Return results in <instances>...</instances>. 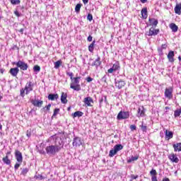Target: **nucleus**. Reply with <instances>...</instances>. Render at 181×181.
<instances>
[{
  "label": "nucleus",
  "mask_w": 181,
  "mask_h": 181,
  "mask_svg": "<svg viewBox=\"0 0 181 181\" xmlns=\"http://www.w3.org/2000/svg\"><path fill=\"white\" fill-rule=\"evenodd\" d=\"M54 144V145L51 144L45 148L46 153L48 154L49 156H54V155L59 153V152L63 149V146H64V141H63V139L60 137L55 139Z\"/></svg>",
  "instance_id": "f257e3e1"
},
{
  "label": "nucleus",
  "mask_w": 181,
  "mask_h": 181,
  "mask_svg": "<svg viewBox=\"0 0 181 181\" xmlns=\"http://www.w3.org/2000/svg\"><path fill=\"white\" fill-rule=\"evenodd\" d=\"M81 79V76H76L71 81L70 87L72 90H74L75 91H80V90H81V87L80 86Z\"/></svg>",
  "instance_id": "f03ea898"
},
{
  "label": "nucleus",
  "mask_w": 181,
  "mask_h": 181,
  "mask_svg": "<svg viewBox=\"0 0 181 181\" xmlns=\"http://www.w3.org/2000/svg\"><path fill=\"white\" fill-rule=\"evenodd\" d=\"M122 149H124V146H122V144H116L109 152L110 158H114V156H115L119 151H122Z\"/></svg>",
  "instance_id": "7ed1b4c3"
},
{
  "label": "nucleus",
  "mask_w": 181,
  "mask_h": 181,
  "mask_svg": "<svg viewBox=\"0 0 181 181\" xmlns=\"http://www.w3.org/2000/svg\"><path fill=\"white\" fill-rule=\"evenodd\" d=\"M30 101L34 107H37L38 108H40V107L43 105V101L40 100L39 98H36V96H35L34 98L31 99Z\"/></svg>",
  "instance_id": "20e7f679"
},
{
  "label": "nucleus",
  "mask_w": 181,
  "mask_h": 181,
  "mask_svg": "<svg viewBox=\"0 0 181 181\" xmlns=\"http://www.w3.org/2000/svg\"><path fill=\"white\" fill-rule=\"evenodd\" d=\"M129 118V112L120 111L117 115V119H128Z\"/></svg>",
  "instance_id": "39448f33"
},
{
  "label": "nucleus",
  "mask_w": 181,
  "mask_h": 181,
  "mask_svg": "<svg viewBox=\"0 0 181 181\" xmlns=\"http://www.w3.org/2000/svg\"><path fill=\"white\" fill-rule=\"evenodd\" d=\"M145 112H146V110L145 109V107H144V106H140L137 109L136 117L138 118H141V117H145Z\"/></svg>",
  "instance_id": "423d86ee"
},
{
  "label": "nucleus",
  "mask_w": 181,
  "mask_h": 181,
  "mask_svg": "<svg viewBox=\"0 0 181 181\" xmlns=\"http://www.w3.org/2000/svg\"><path fill=\"white\" fill-rule=\"evenodd\" d=\"M159 28H155V27H151L148 32L146 33L147 36H156L159 33Z\"/></svg>",
  "instance_id": "0eeeda50"
},
{
  "label": "nucleus",
  "mask_w": 181,
  "mask_h": 181,
  "mask_svg": "<svg viewBox=\"0 0 181 181\" xmlns=\"http://www.w3.org/2000/svg\"><path fill=\"white\" fill-rule=\"evenodd\" d=\"M72 145L75 148L81 146V145H83V142L81 141V138L78 136H75L73 139Z\"/></svg>",
  "instance_id": "6e6552de"
},
{
  "label": "nucleus",
  "mask_w": 181,
  "mask_h": 181,
  "mask_svg": "<svg viewBox=\"0 0 181 181\" xmlns=\"http://www.w3.org/2000/svg\"><path fill=\"white\" fill-rule=\"evenodd\" d=\"M16 64L17 67H19V69H21V70H23V71L28 70V65L24 62L18 61Z\"/></svg>",
  "instance_id": "1a4fd4ad"
},
{
  "label": "nucleus",
  "mask_w": 181,
  "mask_h": 181,
  "mask_svg": "<svg viewBox=\"0 0 181 181\" xmlns=\"http://www.w3.org/2000/svg\"><path fill=\"white\" fill-rule=\"evenodd\" d=\"M15 156L17 162H18V163H22V162L23 161V157L22 156V153L17 150L15 152Z\"/></svg>",
  "instance_id": "9d476101"
},
{
  "label": "nucleus",
  "mask_w": 181,
  "mask_h": 181,
  "mask_svg": "<svg viewBox=\"0 0 181 181\" xmlns=\"http://www.w3.org/2000/svg\"><path fill=\"white\" fill-rule=\"evenodd\" d=\"M168 159H170V160H171V162H173L174 163H179V158L174 153L170 154L168 156Z\"/></svg>",
  "instance_id": "9b49d317"
},
{
  "label": "nucleus",
  "mask_w": 181,
  "mask_h": 181,
  "mask_svg": "<svg viewBox=\"0 0 181 181\" xmlns=\"http://www.w3.org/2000/svg\"><path fill=\"white\" fill-rule=\"evenodd\" d=\"M168 61L170 62V63H174L175 62V52L173 51H170L168 52V54L167 56Z\"/></svg>",
  "instance_id": "f8f14e48"
},
{
  "label": "nucleus",
  "mask_w": 181,
  "mask_h": 181,
  "mask_svg": "<svg viewBox=\"0 0 181 181\" xmlns=\"http://www.w3.org/2000/svg\"><path fill=\"white\" fill-rule=\"evenodd\" d=\"M84 103L88 107H93L91 103H93L94 100H93V98L91 97H86L84 98Z\"/></svg>",
  "instance_id": "ddd939ff"
},
{
  "label": "nucleus",
  "mask_w": 181,
  "mask_h": 181,
  "mask_svg": "<svg viewBox=\"0 0 181 181\" xmlns=\"http://www.w3.org/2000/svg\"><path fill=\"white\" fill-rule=\"evenodd\" d=\"M9 73L13 76V77H16L19 73V69L18 67L11 68L9 71Z\"/></svg>",
  "instance_id": "4468645a"
},
{
  "label": "nucleus",
  "mask_w": 181,
  "mask_h": 181,
  "mask_svg": "<svg viewBox=\"0 0 181 181\" xmlns=\"http://www.w3.org/2000/svg\"><path fill=\"white\" fill-rule=\"evenodd\" d=\"M115 86L117 88L121 89L125 86V81L120 79V80L116 81Z\"/></svg>",
  "instance_id": "2eb2a0df"
},
{
  "label": "nucleus",
  "mask_w": 181,
  "mask_h": 181,
  "mask_svg": "<svg viewBox=\"0 0 181 181\" xmlns=\"http://www.w3.org/2000/svg\"><path fill=\"white\" fill-rule=\"evenodd\" d=\"M148 22L150 23L151 26H154V28H156V26H158V23H159V22L158 21V19L156 18H149L148 19Z\"/></svg>",
  "instance_id": "dca6fc26"
},
{
  "label": "nucleus",
  "mask_w": 181,
  "mask_h": 181,
  "mask_svg": "<svg viewBox=\"0 0 181 181\" xmlns=\"http://www.w3.org/2000/svg\"><path fill=\"white\" fill-rule=\"evenodd\" d=\"M165 139H167V141H169V139H172V138H173V132L165 130Z\"/></svg>",
  "instance_id": "f3484780"
},
{
  "label": "nucleus",
  "mask_w": 181,
  "mask_h": 181,
  "mask_svg": "<svg viewBox=\"0 0 181 181\" xmlns=\"http://www.w3.org/2000/svg\"><path fill=\"white\" fill-rule=\"evenodd\" d=\"M173 148H174V152H181V143L173 144Z\"/></svg>",
  "instance_id": "a211bd4d"
},
{
  "label": "nucleus",
  "mask_w": 181,
  "mask_h": 181,
  "mask_svg": "<svg viewBox=\"0 0 181 181\" xmlns=\"http://www.w3.org/2000/svg\"><path fill=\"white\" fill-rule=\"evenodd\" d=\"M61 103L62 104H67V93L62 92L61 95Z\"/></svg>",
  "instance_id": "6ab92c4d"
},
{
  "label": "nucleus",
  "mask_w": 181,
  "mask_h": 181,
  "mask_svg": "<svg viewBox=\"0 0 181 181\" xmlns=\"http://www.w3.org/2000/svg\"><path fill=\"white\" fill-rule=\"evenodd\" d=\"M174 11L177 15H181V3L175 5Z\"/></svg>",
  "instance_id": "aec40b11"
},
{
  "label": "nucleus",
  "mask_w": 181,
  "mask_h": 181,
  "mask_svg": "<svg viewBox=\"0 0 181 181\" xmlns=\"http://www.w3.org/2000/svg\"><path fill=\"white\" fill-rule=\"evenodd\" d=\"M170 29H171L172 32L176 33V32H177V30H179V27H177V25H176L175 23H171L170 24Z\"/></svg>",
  "instance_id": "412c9836"
},
{
  "label": "nucleus",
  "mask_w": 181,
  "mask_h": 181,
  "mask_svg": "<svg viewBox=\"0 0 181 181\" xmlns=\"http://www.w3.org/2000/svg\"><path fill=\"white\" fill-rule=\"evenodd\" d=\"M25 90L26 91H32L33 90V83L32 82H28L25 85Z\"/></svg>",
  "instance_id": "4be33fe9"
},
{
  "label": "nucleus",
  "mask_w": 181,
  "mask_h": 181,
  "mask_svg": "<svg viewBox=\"0 0 181 181\" xmlns=\"http://www.w3.org/2000/svg\"><path fill=\"white\" fill-rule=\"evenodd\" d=\"M101 58L98 57V58L93 62L92 66H95V67H98L101 66Z\"/></svg>",
  "instance_id": "5701e85b"
},
{
  "label": "nucleus",
  "mask_w": 181,
  "mask_h": 181,
  "mask_svg": "<svg viewBox=\"0 0 181 181\" xmlns=\"http://www.w3.org/2000/svg\"><path fill=\"white\" fill-rule=\"evenodd\" d=\"M57 98H59V95H57V93L56 94L50 93L48 95V100H51V101H54V100H57Z\"/></svg>",
  "instance_id": "b1692460"
},
{
  "label": "nucleus",
  "mask_w": 181,
  "mask_h": 181,
  "mask_svg": "<svg viewBox=\"0 0 181 181\" xmlns=\"http://www.w3.org/2000/svg\"><path fill=\"white\" fill-rule=\"evenodd\" d=\"M141 16L144 19H146L148 18V8H144L141 10Z\"/></svg>",
  "instance_id": "393cba45"
},
{
  "label": "nucleus",
  "mask_w": 181,
  "mask_h": 181,
  "mask_svg": "<svg viewBox=\"0 0 181 181\" xmlns=\"http://www.w3.org/2000/svg\"><path fill=\"white\" fill-rule=\"evenodd\" d=\"M72 115L74 118H77V117L80 118V117H83V115H84V113L83 112L76 111Z\"/></svg>",
  "instance_id": "a878e982"
},
{
  "label": "nucleus",
  "mask_w": 181,
  "mask_h": 181,
  "mask_svg": "<svg viewBox=\"0 0 181 181\" xmlns=\"http://www.w3.org/2000/svg\"><path fill=\"white\" fill-rule=\"evenodd\" d=\"M94 46H95V40H93L92 43L88 46V50L90 52V53L94 52Z\"/></svg>",
  "instance_id": "bb28decb"
},
{
  "label": "nucleus",
  "mask_w": 181,
  "mask_h": 181,
  "mask_svg": "<svg viewBox=\"0 0 181 181\" xmlns=\"http://www.w3.org/2000/svg\"><path fill=\"white\" fill-rule=\"evenodd\" d=\"M107 103V96L103 95L101 98L99 99V103H100V107L103 105V103Z\"/></svg>",
  "instance_id": "cd10ccee"
},
{
  "label": "nucleus",
  "mask_w": 181,
  "mask_h": 181,
  "mask_svg": "<svg viewBox=\"0 0 181 181\" xmlns=\"http://www.w3.org/2000/svg\"><path fill=\"white\" fill-rule=\"evenodd\" d=\"M112 68H113L115 71H117V70H119V68H120V66H119V62H115V64H113Z\"/></svg>",
  "instance_id": "c85d7f7f"
},
{
  "label": "nucleus",
  "mask_w": 181,
  "mask_h": 181,
  "mask_svg": "<svg viewBox=\"0 0 181 181\" xmlns=\"http://www.w3.org/2000/svg\"><path fill=\"white\" fill-rule=\"evenodd\" d=\"M180 114H181V108L175 110L174 112L175 118H177V117H180Z\"/></svg>",
  "instance_id": "c756f323"
},
{
  "label": "nucleus",
  "mask_w": 181,
  "mask_h": 181,
  "mask_svg": "<svg viewBox=\"0 0 181 181\" xmlns=\"http://www.w3.org/2000/svg\"><path fill=\"white\" fill-rule=\"evenodd\" d=\"M3 162L6 163V165L11 164V160H9L8 156H6V157L3 158Z\"/></svg>",
  "instance_id": "7c9ffc66"
},
{
  "label": "nucleus",
  "mask_w": 181,
  "mask_h": 181,
  "mask_svg": "<svg viewBox=\"0 0 181 181\" xmlns=\"http://www.w3.org/2000/svg\"><path fill=\"white\" fill-rule=\"evenodd\" d=\"M134 160H138V156H132L127 160V163H131L132 162H134Z\"/></svg>",
  "instance_id": "2f4dec72"
},
{
  "label": "nucleus",
  "mask_w": 181,
  "mask_h": 181,
  "mask_svg": "<svg viewBox=\"0 0 181 181\" xmlns=\"http://www.w3.org/2000/svg\"><path fill=\"white\" fill-rule=\"evenodd\" d=\"M165 96L168 98L169 100H170L173 97L172 95V91H165Z\"/></svg>",
  "instance_id": "473e14b6"
},
{
  "label": "nucleus",
  "mask_w": 181,
  "mask_h": 181,
  "mask_svg": "<svg viewBox=\"0 0 181 181\" xmlns=\"http://www.w3.org/2000/svg\"><path fill=\"white\" fill-rule=\"evenodd\" d=\"M62 60H58L56 62H54V69H59L60 66H62Z\"/></svg>",
  "instance_id": "72a5a7b5"
},
{
  "label": "nucleus",
  "mask_w": 181,
  "mask_h": 181,
  "mask_svg": "<svg viewBox=\"0 0 181 181\" xmlns=\"http://www.w3.org/2000/svg\"><path fill=\"white\" fill-rule=\"evenodd\" d=\"M81 6H83V4H76V7H75V12H80V9H81Z\"/></svg>",
  "instance_id": "f704fd0d"
},
{
  "label": "nucleus",
  "mask_w": 181,
  "mask_h": 181,
  "mask_svg": "<svg viewBox=\"0 0 181 181\" xmlns=\"http://www.w3.org/2000/svg\"><path fill=\"white\" fill-rule=\"evenodd\" d=\"M11 5H19L21 0H9Z\"/></svg>",
  "instance_id": "c9c22d12"
},
{
  "label": "nucleus",
  "mask_w": 181,
  "mask_h": 181,
  "mask_svg": "<svg viewBox=\"0 0 181 181\" xmlns=\"http://www.w3.org/2000/svg\"><path fill=\"white\" fill-rule=\"evenodd\" d=\"M141 127V129L143 132H146L148 127H146V125H144V122H142Z\"/></svg>",
  "instance_id": "e433bc0d"
},
{
  "label": "nucleus",
  "mask_w": 181,
  "mask_h": 181,
  "mask_svg": "<svg viewBox=\"0 0 181 181\" xmlns=\"http://www.w3.org/2000/svg\"><path fill=\"white\" fill-rule=\"evenodd\" d=\"M66 76H69V77H70L71 81L73 80V78H74V74H73V72H66Z\"/></svg>",
  "instance_id": "4c0bfd02"
},
{
  "label": "nucleus",
  "mask_w": 181,
  "mask_h": 181,
  "mask_svg": "<svg viewBox=\"0 0 181 181\" xmlns=\"http://www.w3.org/2000/svg\"><path fill=\"white\" fill-rule=\"evenodd\" d=\"M59 112H60V109L55 108L54 110L53 117H56V115H57V114H59Z\"/></svg>",
  "instance_id": "58836bf2"
},
{
  "label": "nucleus",
  "mask_w": 181,
  "mask_h": 181,
  "mask_svg": "<svg viewBox=\"0 0 181 181\" xmlns=\"http://www.w3.org/2000/svg\"><path fill=\"white\" fill-rule=\"evenodd\" d=\"M158 173H156V170L155 169H152L151 171H150V175H151V176H156Z\"/></svg>",
  "instance_id": "ea45409f"
},
{
  "label": "nucleus",
  "mask_w": 181,
  "mask_h": 181,
  "mask_svg": "<svg viewBox=\"0 0 181 181\" xmlns=\"http://www.w3.org/2000/svg\"><path fill=\"white\" fill-rule=\"evenodd\" d=\"M33 70H34V71L39 72V71H40V67L38 65H35L33 67Z\"/></svg>",
  "instance_id": "a19ab883"
},
{
  "label": "nucleus",
  "mask_w": 181,
  "mask_h": 181,
  "mask_svg": "<svg viewBox=\"0 0 181 181\" xmlns=\"http://www.w3.org/2000/svg\"><path fill=\"white\" fill-rule=\"evenodd\" d=\"M28 172H29V169L24 168V169H23L21 173H22V175H23L25 176L28 173Z\"/></svg>",
  "instance_id": "79ce46f5"
},
{
  "label": "nucleus",
  "mask_w": 181,
  "mask_h": 181,
  "mask_svg": "<svg viewBox=\"0 0 181 181\" xmlns=\"http://www.w3.org/2000/svg\"><path fill=\"white\" fill-rule=\"evenodd\" d=\"M87 20L91 22L93 21V15L91 13H88L87 16Z\"/></svg>",
  "instance_id": "37998d69"
},
{
  "label": "nucleus",
  "mask_w": 181,
  "mask_h": 181,
  "mask_svg": "<svg viewBox=\"0 0 181 181\" xmlns=\"http://www.w3.org/2000/svg\"><path fill=\"white\" fill-rule=\"evenodd\" d=\"M21 166V163H17L14 165L15 170H18L19 169V167Z\"/></svg>",
  "instance_id": "c03bdc74"
},
{
  "label": "nucleus",
  "mask_w": 181,
  "mask_h": 181,
  "mask_svg": "<svg viewBox=\"0 0 181 181\" xmlns=\"http://www.w3.org/2000/svg\"><path fill=\"white\" fill-rule=\"evenodd\" d=\"M93 78L88 76L86 78V81H87V83H91V81H93Z\"/></svg>",
  "instance_id": "a18cd8bd"
},
{
  "label": "nucleus",
  "mask_w": 181,
  "mask_h": 181,
  "mask_svg": "<svg viewBox=\"0 0 181 181\" xmlns=\"http://www.w3.org/2000/svg\"><path fill=\"white\" fill-rule=\"evenodd\" d=\"M130 129L131 131H135V129H136V126H135V124H132L130 126Z\"/></svg>",
  "instance_id": "49530a36"
},
{
  "label": "nucleus",
  "mask_w": 181,
  "mask_h": 181,
  "mask_svg": "<svg viewBox=\"0 0 181 181\" xmlns=\"http://www.w3.org/2000/svg\"><path fill=\"white\" fill-rule=\"evenodd\" d=\"M131 177H132L131 180H136L138 179V175H132Z\"/></svg>",
  "instance_id": "de8ad7c7"
},
{
  "label": "nucleus",
  "mask_w": 181,
  "mask_h": 181,
  "mask_svg": "<svg viewBox=\"0 0 181 181\" xmlns=\"http://www.w3.org/2000/svg\"><path fill=\"white\" fill-rule=\"evenodd\" d=\"M114 71H115L113 67H112L107 70V73H110V74L114 73Z\"/></svg>",
  "instance_id": "09e8293b"
},
{
  "label": "nucleus",
  "mask_w": 181,
  "mask_h": 181,
  "mask_svg": "<svg viewBox=\"0 0 181 181\" xmlns=\"http://www.w3.org/2000/svg\"><path fill=\"white\" fill-rule=\"evenodd\" d=\"M14 15H16V16H17V18H19L21 16V14L19 13V11H14Z\"/></svg>",
  "instance_id": "8fccbe9b"
},
{
  "label": "nucleus",
  "mask_w": 181,
  "mask_h": 181,
  "mask_svg": "<svg viewBox=\"0 0 181 181\" xmlns=\"http://www.w3.org/2000/svg\"><path fill=\"white\" fill-rule=\"evenodd\" d=\"M50 107H52V105L49 104L48 105L45 106V108H46L47 111H50Z\"/></svg>",
  "instance_id": "3c124183"
},
{
  "label": "nucleus",
  "mask_w": 181,
  "mask_h": 181,
  "mask_svg": "<svg viewBox=\"0 0 181 181\" xmlns=\"http://www.w3.org/2000/svg\"><path fill=\"white\" fill-rule=\"evenodd\" d=\"M163 49L162 48H158V52L160 54H163Z\"/></svg>",
  "instance_id": "603ef678"
},
{
  "label": "nucleus",
  "mask_w": 181,
  "mask_h": 181,
  "mask_svg": "<svg viewBox=\"0 0 181 181\" xmlns=\"http://www.w3.org/2000/svg\"><path fill=\"white\" fill-rule=\"evenodd\" d=\"M88 42H93V37L91 35L88 37Z\"/></svg>",
  "instance_id": "864d4df0"
},
{
  "label": "nucleus",
  "mask_w": 181,
  "mask_h": 181,
  "mask_svg": "<svg viewBox=\"0 0 181 181\" xmlns=\"http://www.w3.org/2000/svg\"><path fill=\"white\" fill-rule=\"evenodd\" d=\"M151 181H158V178L156 177V176H152Z\"/></svg>",
  "instance_id": "5fc2aeb1"
},
{
  "label": "nucleus",
  "mask_w": 181,
  "mask_h": 181,
  "mask_svg": "<svg viewBox=\"0 0 181 181\" xmlns=\"http://www.w3.org/2000/svg\"><path fill=\"white\" fill-rule=\"evenodd\" d=\"M168 47V45H166V44H163L162 45H161V49H166Z\"/></svg>",
  "instance_id": "6e6d98bb"
},
{
  "label": "nucleus",
  "mask_w": 181,
  "mask_h": 181,
  "mask_svg": "<svg viewBox=\"0 0 181 181\" xmlns=\"http://www.w3.org/2000/svg\"><path fill=\"white\" fill-rule=\"evenodd\" d=\"M102 81H104L105 83H107V77L105 76H104L103 78H102Z\"/></svg>",
  "instance_id": "4d7b16f0"
},
{
  "label": "nucleus",
  "mask_w": 181,
  "mask_h": 181,
  "mask_svg": "<svg viewBox=\"0 0 181 181\" xmlns=\"http://www.w3.org/2000/svg\"><path fill=\"white\" fill-rule=\"evenodd\" d=\"M20 95L21 97H25V91H21Z\"/></svg>",
  "instance_id": "13d9d810"
},
{
  "label": "nucleus",
  "mask_w": 181,
  "mask_h": 181,
  "mask_svg": "<svg viewBox=\"0 0 181 181\" xmlns=\"http://www.w3.org/2000/svg\"><path fill=\"white\" fill-rule=\"evenodd\" d=\"M82 2H83L84 5H87V4H88V0H82Z\"/></svg>",
  "instance_id": "bf43d9fd"
},
{
  "label": "nucleus",
  "mask_w": 181,
  "mask_h": 181,
  "mask_svg": "<svg viewBox=\"0 0 181 181\" xmlns=\"http://www.w3.org/2000/svg\"><path fill=\"white\" fill-rule=\"evenodd\" d=\"M23 30H24L23 28H21L20 30H18V32H20V33H21V35H23Z\"/></svg>",
  "instance_id": "052dcab7"
},
{
  "label": "nucleus",
  "mask_w": 181,
  "mask_h": 181,
  "mask_svg": "<svg viewBox=\"0 0 181 181\" xmlns=\"http://www.w3.org/2000/svg\"><path fill=\"white\" fill-rule=\"evenodd\" d=\"M0 73H1V74H4V73H5V69H0Z\"/></svg>",
  "instance_id": "680f3d73"
},
{
  "label": "nucleus",
  "mask_w": 181,
  "mask_h": 181,
  "mask_svg": "<svg viewBox=\"0 0 181 181\" xmlns=\"http://www.w3.org/2000/svg\"><path fill=\"white\" fill-rule=\"evenodd\" d=\"M140 2H141V4H146V2H148V0H140Z\"/></svg>",
  "instance_id": "e2e57ef3"
},
{
  "label": "nucleus",
  "mask_w": 181,
  "mask_h": 181,
  "mask_svg": "<svg viewBox=\"0 0 181 181\" xmlns=\"http://www.w3.org/2000/svg\"><path fill=\"white\" fill-rule=\"evenodd\" d=\"M162 181H170L168 177H164Z\"/></svg>",
  "instance_id": "0e129e2a"
},
{
  "label": "nucleus",
  "mask_w": 181,
  "mask_h": 181,
  "mask_svg": "<svg viewBox=\"0 0 181 181\" xmlns=\"http://www.w3.org/2000/svg\"><path fill=\"white\" fill-rule=\"evenodd\" d=\"M37 177H40V180H42V179H43V175H38V176L36 177V178L37 179Z\"/></svg>",
  "instance_id": "69168bd1"
},
{
  "label": "nucleus",
  "mask_w": 181,
  "mask_h": 181,
  "mask_svg": "<svg viewBox=\"0 0 181 181\" xmlns=\"http://www.w3.org/2000/svg\"><path fill=\"white\" fill-rule=\"evenodd\" d=\"M2 124H0V135H2Z\"/></svg>",
  "instance_id": "338daca9"
},
{
  "label": "nucleus",
  "mask_w": 181,
  "mask_h": 181,
  "mask_svg": "<svg viewBox=\"0 0 181 181\" xmlns=\"http://www.w3.org/2000/svg\"><path fill=\"white\" fill-rule=\"evenodd\" d=\"M27 132H29L28 131ZM27 136H28V138H30V133H27Z\"/></svg>",
  "instance_id": "774afa93"
}]
</instances>
